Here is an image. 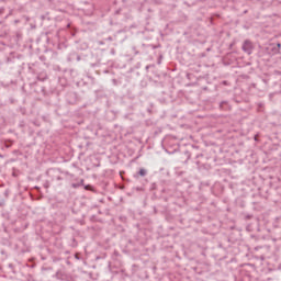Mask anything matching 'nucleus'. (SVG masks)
Listing matches in <instances>:
<instances>
[{"label":"nucleus","instance_id":"nucleus-5","mask_svg":"<svg viewBox=\"0 0 281 281\" xmlns=\"http://www.w3.org/2000/svg\"><path fill=\"white\" fill-rule=\"evenodd\" d=\"M80 186H85V179H81L80 181H79V187Z\"/></svg>","mask_w":281,"mask_h":281},{"label":"nucleus","instance_id":"nucleus-8","mask_svg":"<svg viewBox=\"0 0 281 281\" xmlns=\"http://www.w3.org/2000/svg\"><path fill=\"white\" fill-rule=\"evenodd\" d=\"M60 179H63L61 177H57V180L60 181Z\"/></svg>","mask_w":281,"mask_h":281},{"label":"nucleus","instance_id":"nucleus-1","mask_svg":"<svg viewBox=\"0 0 281 281\" xmlns=\"http://www.w3.org/2000/svg\"><path fill=\"white\" fill-rule=\"evenodd\" d=\"M241 49L249 56L254 52V44L251 43V41L246 40L241 46Z\"/></svg>","mask_w":281,"mask_h":281},{"label":"nucleus","instance_id":"nucleus-7","mask_svg":"<svg viewBox=\"0 0 281 281\" xmlns=\"http://www.w3.org/2000/svg\"><path fill=\"white\" fill-rule=\"evenodd\" d=\"M222 85H225V86H227V81H223V82H222Z\"/></svg>","mask_w":281,"mask_h":281},{"label":"nucleus","instance_id":"nucleus-2","mask_svg":"<svg viewBox=\"0 0 281 281\" xmlns=\"http://www.w3.org/2000/svg\"><path fill=\"white\" fill-rule=\"evenodd\" d=\"M147 175H148V171L144 168H140L135 177H146Z\"/></svg>","mask_w":281,"mask_h":281},{"label":"nucleus","instance_id":"nucleus-3","mask_svg":"<svg viewBox=\"0 0 281 281\" xmlns=\"http://www.w3.org/2000/svg\"><path fill=\"white\" fill-rule=\"evenodd\" d=\"M85 190L93 192V187H91V184L85 186Z\"/></svg>","mask_w":281,"mask_h":281},{"label":"nucleus","instance_id":"nucleus-4","mask_svg":"<svg viewBox=\"0 0 281 281\" xmlns=\"http://www.w3.org/2000/svg\"><path fill=\"white\" fill-rule=\"evenodd\" d=\"M71 188H74L75 190L78 189V188H80L79 182H78V183H72V184H71Z\"/></svg>","mask_w":281,"mask_h":281},{"label":"nucleus","instance_id":"nucleus-6","mask_svg":"<svg viewBox=\"0 0 281 281\" xmlns=\"http://www.w3.org/2000/svg\"><path fill=\"white\" fill-rule=\"evenodd\" d=\"M277 47H278V49H280V47H281V44H280V43H278V44H277Z\"/></svg>","mask_w":281,"mask_h":281}]
</instances>
